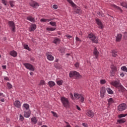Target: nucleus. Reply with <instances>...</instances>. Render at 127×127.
Listing matches in <instances>:
<instances>
[{"label":"nucleus","mask_w":127,"mask_h":127,"mask_svg":"<svg viewBox=\"0 0 127 127\" xmlns=\"http://www.w3.org/2000/svg\"><path fill=\"white\" fill-rule=\"evenodd\" d=\"M82 126L84 127H88V124L87 123H83Z\"/></svg>","instance_id":"nucleus-56"},{"label":"nucleus","mask_w":127,"mask_h":127,"mask_svg":"<svg viewBox=\"0 0 127 127\" xmlns=\"http://www.w3.org/2000/svg\"><path fill=\"white\" fill-rule=\"evenodd\" d=\"M39 86H41V85H45V81L43 80H41L40 81V83L39 84Z\"/></svg>","instance_id":"nucleus-43"},{"label":"nucleus","mask_w":127,"mask_h":127,"mask_svg":"<svg viewBox=\"0 0 127 127\" xmlns=\"http://www.w3.org/2000/svg\"><path fill=\"white\" fill-rule=\"evenodd\" d=\"M88 38H89L90 40L93 42V43H96V44L98 43L99 41L98 40V38L96 36V35L90 33L88 34Z\"/></svg>","instance_id":"nucleus-3"},{"label":"nucleus","mask_w":127,"mask_h":127,"mask_svg":"<svg viewBox=\"0 0 127 127\" xmlns=\"http://www.w3.org/2000/svg\"><path fill=\"white\" fill-rule=\"evenodd\" d=\"M124 37L125 38H127V32H125L124 33Z\"/></svg>","instance_id":"nucleus-55"},{"label":"nucleus","mask_w":127,"mask_h":127,"mask_svg":"<svg viewBox=\"0 0 127 127\" xmlns=\"http://www.w3.org/2000/svg\"><path fill=\"white\" fill-rule=\"evenodd\" d=\"M66 37H67V38H69V39L72 38V36H70V35H66Z\"/></svg>","instance_id":"nucleus-63"},{"label":"nucleus","mask_w":127,"mask_h":127,"mask_svg":"<svg viewBox=\"0 0 127 127\" xmlns=\"http://www.w3.org/2000/svg\"><path fill=\"white\" fill-rule=\"evenodd\" d=\"M126 109H127V105L125 104H122L118 106V110L120 112H123V111H125Z\"/></svg>","instance_id":"nucleus-8"},{"label":"nucleus","mask_w":127,"mask_h":127,"mask_svg":"<svg viewBox=\"0 0 127 127\" xmlns=\"http://www.w3.org/2000/svg\"><path fill=\"white\" fill-rule=\"evenodd\" d=\"M111 70H112V71H114L115 72H117L118 71V68H117V66H115L114 65H112Z\"/></svg>","instance_id":"nucleus-29"},{"label":"nucleus","mask_w":127,"mask_h":127,"mask_svg":"<svg viewBox=\"0 0 127 127\" xmlns=\"http://www.w3.org/2000/svg\"><path fill=\"white\" fill-rule=\"evenodd\" d=\"M75 13L77 14H80V13H82V10H81L80 8H78L75 9Z\"/></svg>","instance_id":"nucleus-26"},{"label":"nucleus","mask_w":127,"mask_h":127,"mask_svg":"<svg viewBox=\"0 0 127 127\" xmlns=\"http://www.w3.org/2000/svg\"><path fill=\"white\" fill-rule=\"evenodd\" d=\"M86 115L90 118H94V116H95L94 112H92V110L87 111Z\"/></svg>","instance_id":"nucleus-14"},{"label":"nucleus","mask_w":127,"mask_h":127,"mask_svg":"<svg viewBox=\"0 0 127 127\" xmlns=\"http://www.w3.org/2000/svg\"><path fill=\"white\" fill-rule=\"evenodd\" d=\"M23 107L26 109V110H29V105L28 104H24Z\"/></svg>","instance_id":"nucleus-36"},{"label":"nucleus","mask_w":127,"mask_h":127,"mask_svg":"<svg viewBox=\"0 0 127 127\" xmlns=\"http://www.w3.org/2000/svg\"><path fill=\"white\" fill-rule=\"evenodd\" d=\"M24 48L27 50H28V51H30V48H29V47L28 46V45H24Z\"/></svg>","instance_id":"nucleus-40"},{"label":"nucleus","mask_w":127,"mask_h":127,"mask_svg":"<svg viewBox=\"0 0 127 127\" xmlns=\"http://www.w3.org/2000/svg\"><path fill=\"white\" fill-rule=\"evenodd\" d=\"M4 79L6 80V81H9V78H8V77H7V76L4 77Z\"/></svg>","instance_id":"nucleus-57"},{"label":"nucleus","mask_w":127,"mask_h":127,"mask_svg":"<svg viewBox=\"0 0 127 127\" xmlns=\"http://www.w3.org/2000/svg\"><path fill=\"white\" fill-rule=\"evenodd\" d=\"M126 122V120L125 119L117 120V122L119 123V124H125Z\"/></svg>","instance_id":"nucleus-28"},{"label":"nucleus","mask_w":127,"mask_h":127,"mask_svg":"<svg viewBox=\"0 0 127 127\" xmlns=\"http://www.w3.org/2000/svg\"><path fill=\"white\" fill-rule=\"evenodd\" d=\"M79 99H80V101L81 103H84V97L83 96V95L82 94H81V95L79 97Z\"/></svg>","instance_id":"nucleus-34"},{"label":"nucleus","mask_w":127,"mask_h":127,"mask_svg":"<svg viewBox=\"0 0 127 127\" xmlns=\"http://www.w3.org/2000/svg\"><path fill=\"white\" fill-rule=\"evenodd\" d=\"M121 70L124 71V72H127V68L126 66H123L121 67Z\"/></svg>","instance_id":"nucleus-38"},{"label":"nucleus","mask_w":127,"mask_h":127,"mask_svg":"<svg viewBox=\"0 0 127 127\" xmlns=\"http://www.w3.org/2000/svg\"><path fill=\"white\" fill-rule=\"evenodd\" d=\"M75 66L76 67V68H78L79 67V63H76L75 64H74Z\"/></svg>","instance_id":"nucleus-58"},{"label":"nucleus","mask_w":127,"mask_h":127,"mask_svg":"<svg viewBox=\"0 0 127 127\" xmlns=\"http://www.w3.org/2000/svg\"><path fill=\"white\" fill-rule=\"evenodd\" d=\"M115 73H116V71H114V70H112L111 69V74L112 75L115 76Z\"/></svg>","instance_id":"nucleus-52"},{"label":"nucleus","mask_w":127,"mask_h":127,"mask_svg":"<svg viewBox=\"0 0 127 127\" xmlns=\"http://www.w3.org/2000/svg\"><path fill=\"white\" fill-rule=\"evenodd\" d=\"M113 7H115V8H117V9H119V10L121 9V7L117 6L116 5L114 4V5H113Z\"/></svg>","instance_id":"nucleus-50"},{"label":"nucleus","mask_w":127,"mask_h":127,"mask_svg":"<svg viewBox=\"0 0 127 127\" xmlns=\"http://www.w3.org/2000/svg\"><path fill=\"white\" fill-rule=\"evenodd\" d=\"M105 93H106V88L104 87H102L100 90V95L102 98H104V96H105Z\"/></svg>","instance_id":"nucleus-12"},{"label":"nucleus","mask_w":127,"mask_h":127,"mask_svg":"<svg viewBox=\"0 0 127 127\" xmlns=\"http://www.w3.org/2000/svg\"><path fill=\"white\" fill-rule=\"evenodd\" d=\"M48 85L50 88H52V87L55 86V82L54 81H49Z\"/></svg>","instance_id":"nucleus-23"},{"label":"nucleus","mask_w":127,"mask_h":127,"mask_svg":"<svg viewBox=\"0 0 127 127\" xmlns=\"http://www.w3.org/2000/svg\"><path fill=\"white\" fill-rule=\"evenodd\" d=\"M106 91H107V92L110 95H113L114 94V91L111 89V88H106Z\"/></svg>","instance_id":"nucleus-22"},{"label":"nucleus","mask_w":127,"mask_h":127,"mask_svg":"<svg viewBox=\"0 0 127 127\" xmlns=\"http://www.w3.org/2000/svg\"><path fill=\"white\" fill-rule=\"evenodd\" d=\"M97 14L99 15V16H101V17H105V14L102 11L97 12Z\"/></svg>","instance_id":"nucleus-31"},{"label":"nucleus","mask_w":127,"mask_h":127,"mask_svg":"<svg viewBox=\"0 0 127 127\" xmlns=\"http://www.w3.org/2000/svg\"><path fill=\"white\" fill-rule=\"evenodd\" d=\"M36 29V24H31V25L29 28V31L31 32L32 31H34V30H35Z\"/></svg>","instance_id":"nucleus-15"},{"label":"nucleus","mask_w":127,"mask_h":127,"mask_svg":"<svg viewBox=\"0 0 127 127\" xmlns=\"http://www.w3.org/2000/svg\"><path fill=\"white\" fill-rule=\"evenodd\" d=\"M31 121L33 125H36L37 124V120L36 117H33L31 118Z\"/></svg>","instance_id":"nucleus-21"},{"label":"nucleus","mask_w":127,"mask_h":127,"mask_svg":"<svg viewBox=\"0 0 127 127\" xmlns=\"http://www.w3.org/2000/svg\"><path fill=\"white\" fill-rule=\"evenodd\" d=\"M71 127V125H70V124L67 125L65 127Z\"/></svg>","instance_id":"nucleus-64"},{"label":"nucleus","mask_w":127,"mask_h":127,"mask_svg":"<svg viewBox=\"0 0 127 127\" xmlns=\"http://www.w3.org/2000/svg\"><path fill=\"white\" fill-rule=\"evenodd\" d=\"M76 109H77V110H78V111H81V108H80V107H79V106L76 105Z\"/></svg>","instance_id":"nucleus-59"},{"label":"nucleus","mask_w":127,"mask_h":127,"mask_svg":"<svg viewBox=\"0 0 127 127\" xmlns=\"http://www.w3.org/2000/svg\"><path fill=\"white\" fill-rule=\"evenodd\" d=\"M9 4L11 7H13L14 6V1L11 0L9 1Z\"/></svg>","instance_id":"nucleus-37"},{"label":"nucleus","mask_w":127,"mask_h":127,"mask_svg":"<svg viewBox=\"0 0 127 127\" xmlns=\"http://www.w3.org/2000/svg\"><path fill=\"white\" fill-rule=\"evenodd\" d=\"M127 114H120L119 116V118H125V117H127Z\"/></svg>","instance_id":"nucleus-45"},{"label":"nucleus","mask_w":127,"mask_h":127,"mask_svg":"<svg viewBox=\"0 0 127 127\" xmlns=\"http://www.w3.org/2000/svg\"><path fill=\"white\" fill-rule=\"evenodd\" d=\"M47 58L49 61H53L54 60V57L52 55H48L47 56Z\"/></svg>","instance_id":"nucleus-18"},{"label":"nucleus","mask_w":127,"mask_h":127,"mask_svg":"<svg viewBox=\"0 0 127 127\" xmlns=\"http://www.w3.org/2000/svg\"><path fill=\"white\" fill-rule=\"evenodd\" d=\"M52 114L53 115L54 117H55L56 118H58V116L57 115V113L54 111L51 112Z\"/></svg>","instance_id":"nucleus-47"},{"label":"nucleus","mask_w":127,"mask_h":127,"mask_svg":"<svg viewBox=\"0 0 127 127\" xmlns=\"http://www.w3.org/2000/svg\"><path fill=\"white\" fill-rule=\"evenodd\" d=\"M119 89V92H121L122 93H124L125 91H126V89L125 87H124V86L122 85V84H120L119 87L117 88Z\"/></svg>","instance_id":"nucleus-10"},{"label":"nucleus","mask_w":127,"mask_h":127,"mask_svg":"<svg viewBox=\"0 0 127 127\" xmlns=\"http://www.w3.org/2000/svg\"><path fill=\"white\" fill-rule=\"evenodd\" d=\"M29 5L34 8H36V7H38V6H39V4L33 0H31L29 2Z\"/></svg>","instance_id":"nucleus-6"},{"label":"nucleus","mask_w":127,"mask_h":127,"mask_svg":"<svg viewBox=\"0 0 127 127\" xmlns=\"http://www.w3.org/2000/svg\"><path fill=\"white\" fill-rule=\"evenodd\" d=\"M50 24L52 25V26H56V22H50Z\"/></svg>","instance_id":"nucleus-46"},{"label":"nucleus","mask_w":127,"mask_h":127,"mask_svg":"<svg viewBox=\"0 0 127 127\" xmlns=\"http://www.w3.org/2000/svg\"><path fill=\"white\" fill-rule=\"evenodd\" d=\"M81 94H79L78 93H74V96L75 98V100H79L80 99V97L81 96Z\"/></svg>","instance_id":"nucleus-30"},{"label":"nucleus","mask_w":127,"mask_h":127,"mask_svg":"<svg viewBox=\"0 0 127 127\" xmlns=\"http://www.w3.org/2000/svg\"><path fill=\"white\" fill-rule=\"evenodd\" d=\"M24 117L25 118H29L30 117V112L28 111L24 113Z\"/></svg>","instance_id":"nucleus-25"},{"label":"nucleus","mask_w":127,"mask_h":127,"mask_svg":"<svg viewBox=\"0 0 127 127\" xmlns=\"http://www.w3.org/2000/svg\"><path fill=\"white\" fill-rule=\"evenodd\" d=\"M27 20L31 21V22H35V19L31 16H29L27 17Z\"/></svg>","instance_id":"nucleus-19"},{"label":"nucleus","mask_w":127,"mask_h":127,"mask_svg":"<svg viewBox=\"0 0 127 127\" xmlns=\"http://www.w3.org/2000/svg\"><path fill=\"white\" fill-rule=\"evenodd\" d=\"M93 54L95 55L96 59H98V57H99V54H100V53L99 51H98V50H97V48H94Z\"/></svg>","instance_id":"nucleus-13"},{"label":"nucleus","mask_w":127,"mask_h":127,"mask_svg":"<svg viewBox=\"0 0 127 127\" xmlns=\"http://www.w3.org/2000/svg\"><path fill=\"white\" fill-rule=\"evenodd\" d=\"M122 37H123L122 34H118L116 37V41L117 42H120L122 40Z\"/></svg>","instance_id":"nucleus-16"},{"label":"nucleus","mask_w":127,"mask_h":127,"mask_svg":"<svg viewBox=\"0 0 127 127\" xmlns=\"http://www.w3.org/2000/svg\"><path fill=\"white\" fill-rule=\"evenodd\" d=\"M60 52L63 55L65 53V50L64 49H61L60 50Z\"/></svg>","instance_id":"nucleus-48"},{"label":"nucleus","mask_w":127,"mask_h":127,"mask_svg":"<svg viewBox=\"0 0 127 127\" xmlns=\"http://www.w3.org/2000/svg\"><path fill=\"white\" fill-rule=\"evenodd\" d=\"M0 97H5V96L2 93L0 92Z\"/></svg>","instance_id":"nucleus-62"},{"label":"nucleus","mask_w":127,"mask_h":127,"mask_svg":"<svg viewBox=\"0 0 127 127\" xmlns=\"http://www.w3.org/2000/svg\"><path fill=\"white\" fill-rule=\"evenodd\" d=\"M7 87L8 89H11V88H12V85H11V84H10V83L7 82Z\"/></svg>","instance_id":"nucleus-39"},{"label":"nucleus","mask_w":127,"mask_h":127,"mask_svg":"<svg viewBox=\"0 0 127 127\" xmlns=\"http://www.w3.org/2000/svg\"><path fill=\"white\" fill-rule=\"evenodd\" d=\"M10 55L13 57H16L17 56V52L14 50L10 52Z\"/></svg>","instance_id":"nucleus-17"},{"label":"nucleus","mask_w":127,"mask_h":127,"mask_svg":"<svg viewBox=\"0 0 127 127\" xmlns=\"http://www.w3.org/2000/svg\"><path fill=\"white\" fill-rule=\"evenodd\" d=\"M95 21L96 23L98 25L99 28H100L101 29H103V28H104V25H103V23H102L101 20L99 19H96Z\"/></svg>","instance_id":"nucleus-7"},{"label":"nucleus","mask_w":127,"mask_h":127,"mask_svg":"<svg viewBox=\"0 0 127 127\" xmlns=\"http://www.w3.org/2000/svg\"><path fill=\"white\" fill-rule=\"evenodd\" d=\"M8 25L12 32H15V24L12 21H8Z\"/></svg>","instance_id":"nucleus-5"},{"label":"nucleus","mask_w":127,"mask_h":127,"mask_svg":"<svg viewBox=\"0 0 127 127\" xmlns=\"http://www.w3.org/2000/svg\"><path fill=\"white\" fill-rule=\"evenodd\" d=\"M2 68L3 70H5L6 69V65H2Z\"/></svg>","instance_id":"nucleus-60"},{"label":"nucleus","mask_w":127,"mask_h":127,"mask_svg":"<svg viewBox=\"0 0 127 127\" xmlns=\"http://www.w3.org/2000/svg\"><path fill=\"white\" fill-rule=\"evenodd\" d=\"M67 1H68V2H69L73 7H76V4L73 3L72 0H67Z\"/></svg>","instance_id":"nucleus-27"},{"label":"nucleus","mask_w":127,"mask_h":127,"mask_svg":"<svg viewBox=\"0 0 127 127\" xmlns=\"http://www.w3.org/2000/svg\"><path fill=\"white\" fill-rule=\"evenodd\" d=\"M53 43H55V44H59L60 43V39L58 38H55L53 41Z\"/></svg>","instance_id":"nucleus-20"},{"label":"nucleus","mask_w":127,"mask_h":127,"mask_svg":"<svg viewBox=\"0 0 127 127\" xmlns=\"http://www.w3.org/2000/svg\"><path fill=\"white\" fill-rule=\"evenodd\" d=\"M24 66L26 68V69H28V70H30V71H34V67H33V65H32L31 64L29 63H24L23 64Z\"/></svg>","instance_id":"nucleus-4"},{"label":"nucleus","mask_w":127,"mask_h":127,"mask_svg":"<svg viewBox=\"0 0 127 127\" xmlns=\"http://www.w3.org/2000/svg\"><path fill=\"white\" fill-rule=\"evenodd\" d=\"M63 83H64L63 80H58L57 81V84L59 86H62V85H63Z\"/></svg>","instance_id":"nucleus-33"},{"label":"nucleus","mask_w":127,"mask_h":127,"mask_svg":"<svg viewBox=\"0 0 127 127\" xmlns=\"http://www.w3.org/2000/svg\"><path fill=\"white\" fill-rule=\"evenodd\" d=\"M24 120V118L21 114H20V118H19V121H20L21 122H23Z\"/></svg>","instance_id":"nucleus-44"},{"label":"nucleus","mask_w":127,"mask_h":127,"mask_svg":"<svg viewBox=\"0 0 127 127\" xmlns=\"http://www.w3.org/2000/svg\"><path fill=\"white\" fill-rule=\"evenodd\" d=\"M51 20L50 19H44V18H42L40 20V21L41 22H46L47 21H50Z\"/></svg>","instance_id":"nucleus-35"},{"label":"nucleus","mask_w":127,"mask_h":127,"mask_svg":"<svg viewBox=\"0 0 127 127\" xmlns=\"http://www.w3.org/2000/svg\"><path fill=\"white\" fill-rule=\"evenodd\" d=\"M108 105H111L112 103H114V99L113 98H110L108 100Z\"/></svg>","instance_id":"nucleus-32"},{"label":"nucleus","mask_w":127,"mask_h":127,"mask_svg":"<svg viewBox=\"0 0 127 127\" xmlns=\"http://www.w3.org/2000/svg\"><path fill=\"white\" fill-rule=\"evenodd\" d=\"M120 76L121 77H125V73L122 72L121 73H120Z\"/></svg>","instance_id":"nucleus-61"},{"label":"nucleus","mask_w":127,"mask_h":127,"mask_svg":"<svg viewBox=\"0 0 127 127\" xmlns=\"http://www.w3.org/2000/svg\"><path fill=\"white\" fill-rule=\"evenodd\" d=\"M107 83V81L105 79H101L100 80V84H102V85H104V84H106Z\"/></svg>","instance_id":"nucleus-42"},{"label":"nucleus","mask_w":127,"mask_h":127,"mask_svg":"<svg viewBox=\"0 0 127 127\" xmlns=\"http://www.w3.org/2000/svg\"><path fill=\"white\" fill-rule=\"evenodd\" d=\"M69 76L70 78H73V77H76L77 79H81L82 78V75L79 73V72L72 70L70 71L69 73Z\"/></svg>","instance_id":"nucleus-1"},{"label":"nucleus","mask_w":127,"mask_h":127,"mask_svg":"<svg viewBox=\"0 0 127 127\" xmlns=\"http://www.w3.org/2000/svg\"><path fill=\"white\" fill-rule=\"evenodd\" d=\"M122 6H123V7H125L126 8H127V4L126 3H123L122 4Z\"/></svg>","instance_id":"nucleus-51"},{"label":"nucleus","mask_w":127,"mask_h":127,"mask_svg":"<svg viewBox=\"0 0 127 127\" xmlns=\"http://www.w3.org/2000/svg\"><path fill=\"white\" fill-rule=\"evenodd\" d=\"M61 101L64 108H70V102H69L68 98L62 97L61 98Z\"/></svg>","instance_id":"nucleus-2"},{"label":"nucleus","mask_w":127,"mask_h":127,"mask_svg":"<svg viewBox=\"0 0 127 127\" xmlns=\"http://www.w3.org/2000/svg\"><path fill=\"white\" fill-rule=\"evenodd\" d=\"M53 7L55 9H57L58 8V6H57V5L54 4V5H53Z\"/></svg>","instance_id":"nucleus-54"},{"label":"nucleus","mask_w":127,"mask_h":127,"mask_svg":"<svg viewBox=\"0 0 127 127\" xmlns=\"http://www.w3.org/2000/svg\"><path fill=\"white\" fill-rule=\"evenodd\" d=\"M120 84L121 83L118 80H113L111 82V85L115 87V88H118Z\"/></svg>","instance_id":"nucleus-9"},{"label":"nucleus","mask_w":127,"mask_h":127,"mask_svg":"<svg viewBox=\"0 0 127 127\" xmlns=\"http://www.w3.org/2000/svg\"><path fill=\"white\" fill-rule=\"evenodd\" d=\"M117 53H118V52L116 51H115V50H112V54L113 57H117V56H118V54H117Z\"/></svg>","instance_id":"nucleus-24"},{"label":"nucleus","mask_w":127,"mask_h":127,"mask_svg":"<svg viewBox=\"0 0 127 127\" xmlns=\"http://www.w3.org/2000/svg\"><path fill=\"white\" fill-rule=\"evenodd\" d=\"M75 40L76 41H79V42H81V40L80 39V38L78 37H75Z\"/></svg>","instance_id":"nucleus-53"},{"label":"nucleus","mask_w":127,"mask_h":127,"mask_svg":"<svg viewBox=\"0 0 127 127\" xmlns=\"http://www.w3.org/2000/svg\"><path fill=\"white\" fill-rule=\"evenodd\" d=\"M56 29V28H47V30H48V31H54V30H55Z\"/></svg>","instance_id":"nucleus-41"},{"label":"nucleus","mask_w":127,"mask_h":127,"mask_svg":"<svg viewBox=\"0 0 127 127\" xmlns=\"http://www.w3.org/2000/svg\"><path fill=\"white\" fill-rule=\"evenodd\" d=\"M1 2L5 5H6V3H7V2L5 0H1Z\"/></svg>","instance_id":"nucleus-49"},{"label":"nucleus","mask_w":127,"mask_h":127,"mask_svg":"<svg viewBox=\"0 0 127 127\" xmlns=\"http://www.w3.org/2000/svg\"><path fill=\"white\" fill-rule=\"evenodd\" d=\"M14 105L16 108H18V109H19V108L21 107V103H20V101L18 100H16L14 102Z\"/></svg>","instance_id":"nucleus-11"}]
</instances>
